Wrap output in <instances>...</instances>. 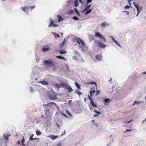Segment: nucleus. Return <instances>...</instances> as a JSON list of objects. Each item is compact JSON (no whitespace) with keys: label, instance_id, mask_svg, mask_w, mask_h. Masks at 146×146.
<instances>
[{"label":"nucleus","instance_id":"f8f14e48","mask_svg":"<svg viewBox=\"0 0 146 146\" xmlns=\"http://www.w3.org/2000/svg\"><path fill=\"white\" fill-rule=\"evenodd\" d=\"M144 102L143 101H135L134 102L132 106H134L135 105H139L142 103H143Z\"/></svg>","mask_w":146,"mask_h":146},{"label":"nucleus","instance_id":"4be33fe9","mask_svg":"<svg viewBox=\"0 0 146 146\" xmlns=\"http://www.w3.org/2000/svg\"><path fill=\"white\" fill-rule=\"evenodd\" d=\"M95 35L96 36L100 38L102 36V35H101L99 32H95Z\"/></svg>","mask_w":146,"mask_h":146},{"label":"nucleus","instance_id":"b1692460","mask_svg":"<svg viewBox=\"0 0 146 146\" xmlns=\"http://www.w3.org/2000/svg\"><path fill=\"white\" fill-rule=\"evenodd\" d=\"M76 86L77 88L79 90L81 89L80 86L78 83V82H75Z\"/></svg>","mask_w":146,"mask_h":146},{"label":"nucleus","instance_id":"49530a36","mask_svg":"<svg viewBox=\"0 0 146 146\" xmlns=\"http://www.w3.org/2000/svg\"><path fill=\"white\" fill-rule=\"evenodd\" d=\"M131 7V6H129L127 5L125 6V7H124V8L125 9H129Z\"/></svg>","mask_w":146,"mask_h":146},{"label":"nucleus","instance_id":"37998d69","mask_svg":"<svg viewBox=\"0 0 146 146\" xmlns=\"http://www.w3.org/2000/svg\"><path fill=\"white\" fill-rule=\"evenodd\" d=\"M91 97L92 96H89V95H88V98L89 100H90V102L93 100L92 98H91Z\"/></svg>","mask_w":146,"mask_h":146},{"label":"nucleus","instance_id":"bf43d9fd","mask_svg":"<svg viewBox=\"0 0 146 146\" xmlns=\"http://www.w3.org/2000/svg\"><path fill=\"white\" fill-rule=\"evenodd\" d=\"M132 131L131 129H127L125 131V133H126L128 131Z\"/></svg>","mask_w":146,"mask_h":146},{"label":"nucleus","instance_id":"4d7b16f0","mask_svg":"<svg viewBox=\"0 0 146 146\" xmlns=\"http://www.w3.org/2000/svg\"><path fill=\"white\" fill-rule=\"evenodd\" d=\"M115 44H117V46L121 48V46L120 44L118 43V42L117 41L116 43H115Z\"/></svg>","mask_w":146,"mask_h":146},{"label":"nucleus","instance_id":"f03ea898","mask_svg":"<svg viewBox=\"0 0 146 146\" xmlns=\"http://www.w3.org/2000/svg\"><path fill=\"white\" fill-rule=\"evenodd\" d=\"M48 97L51 100H56L57 99L56 94L54 91H50L47 94Z\"/></svg>","mask_w":146,"mask_h":146},{"label":"nucleus","instance_id":"5fc2aeb1","mask_svg":"<svg viewBox=\"0 0 146 146\" xmlns=\"http://www.w3.org/2000/svg\"><path fill=\"white\" fill-rule=\"evenodd\" d=\"M87 1L86 2V3L87 4H88L89 3H91L92 1V0H86Z\"/></svg>","mask_w":146,"mask_h":146},{"label":"nucleus","instance_id":"7ed1b4c3","mask_svg":"<svg viewBox=\"0 0 146 146\" xmlns=\"http://www.w3.org/2000/svg\"><path fill=\"white\" fill-rule=\"evenodd\" d=\"M51 59H48L44 60V64L47 67H52L55 66L53 62L51 61Z\"/></svg>","mask_w":146,"mask_h":146},{"label":"nucleus","instance_id":"9d476101","mask_svg":"<svg viewBox=\"0 0 146 146\" xmlns=\"http://www.w3.org/2000/svg\"><path fill=\"white\" fill-rule=\"evenodd\" d=\"M58 26V25L54 23V22L50 23H49L48 27H57Z\"/></svg>","mask_w":146,"mask_h":146},{"label":"nucleus","instance_id":"c85d7f7f","mask_svg":"<svg viewBox=\"0 0 146 146\" xmlns=\"http://www.w3.org/2000/svg\"><path fill=\"white\" fill-rule=\"evenodd\" d=\"M110 37L111 39L113 42L116 43L117 41L114 39V37L112 36H110Z\"/></svg>","mask_w":146,"mask_h":146},{"label":"nucleus","instance_id":"79ce46f5","mask_svg":"<svg viewBox=\"0 0 146 146\" xmlns=\"http://www.w3.org/2000/svg\"><path fill=\"white\" fill-rule=\"evenodd\" d=\"M65 39H64V40L63 41V42L61 43L60 44V46L61 47L63 46L64 45V43H65Z\"/></svg>","mask_w":146,"mask_h":146},{"label":"nucleus","instance_id":"423d86ee","mask_svg":"<svg viewBox=\"0 0 146 146\" xmlns=\"http://www.w3.org/2000/svg\"><path fill=\"white\" fill-rule=\"evenodd\" d=\"M94 42L98 47L100 48H104L106 46V45L102 41L95 40Z\"/></svg>","mask_w":146,"mask_h":146},{"label":"nucleus","instance_id":"0eeeda50","mask_svg":"<svg viewBox=\"0 0 146 146\" xmlns=\"http://www.w3.org/2000/svg\"><path fill=\"white\" fill-rule=\"evenodd\" d=\"M78 106H76V107L73 108V110L75 113H80L82 112V108L79 107L80 106L79 105Z\"/></svg>","mask_w":146,"mask_h":146},{"label":"nucleus","instance_id":"473e14b6","mask_svg":"<svg viewBox=\"0 0 146 146\" xmlns=\"http://www.w3.org/2000/svg\"><path fill=\"white\" fill-rule=\"evenodd\" d=\"M106 23L105 22H103L101 24V26L102 27H106Z\"/></svg>","mask_w":146,"mask_h":146},{"label":"nucleus","instance_id":"dca6fc26","mask_svg":"<svg viewBox=\"0 0 146 146\" xmlns=\"http://www.w3.org/2000/svg\"><path fill=\"white\" fill-rule=\"evenodd\" d=\"M50 138L54 140L55 139L58 137V136L57 135H49L48 136Z\"/></svg>","mask_w":146,"mask_h":146},{"label":"nucleus","instance_id":"09e8293b","mask_svg":"<svg viewBox=\"0 0 146 146\" xmlns=\"http://www.w3.org/2000/svg\"><path fill=\"white\" fill-rule=\"evenodd\" d=\"M24 7L25 8V9H26L27 12H28L29 11V9H30V6H26Z\"/></svg>","mask_w":146,"mask_h":146},{"label":"nucleus","instance_id":"338daca9","mask_svg":"<svg viewBox=\"0 0 146 146\" xmlns=\"http://www.w3.org/2000/svg\"><path fill=\"white\" fill-rule=\"evenodd\" d=\"M49 21L50 22V23H52L53 22V21L52 20V18H50L49 19Z\"/></svg>","mask_w":146,"mask_h":146},{"label":"nucleus","instance_id":"864d4df0","mask_svg":"<svg viewBox=\"0 0 146 146\" xmlns=\"http://www.w3.org/2000/svg\"><path fill=\"white\" fill-rule=\"evenodd\" d=\"M77 94L79 96H80V95L83 94L82 93V92H80L79 90L77 92Z\"/></svg>","mask_w":146,"mask_h":146},{"label":"nucleus","instance_id":"72a5a7b5","mask_svg":"<svg viewBox=\"0 0 146 146\" xmlns=\"http://www.w3.org/2000/svg\"><path fill=\"white\" fill-rule=\"evenodd\" d=\"M33 136L34 134L33 133L32 134L29 138V141L33 140Z\"/></svg>","mask_w":146,"mask_h":146},{"label":"nucleus","instance_id":"2f4dec72","mask_svg":"<svg viewBox=\"0 0 146 146\" xmlns=\"http://www.w3.org/2000/svg\"><path fill=\"white\" fill-rule=\"evenodd\" d=\"M100 39H102L103 40V41L104 42H106V39L105 38H104L103 35H102V36L101 37V38H100Z\"/></svg>","mask_w":146,"mask_h":146},{"label":"nucleus","instance_id":"58836bf2","mask_svg":"<svg viewBox=\"0 0 146 146\" xmlns=\"http://www.w3.org/2000/svg\"><path fill=\"white\" fill-rule=\"evenodd\" d=\"M25 141V139L24 138V137H23V139L21 141V142L22 143V144L23 145H25L24 144V142Z\"/></svg>","mask_w":146,"mask_h":146},{"label":"nucleus","instance_id":"a19ab883","mask_svg":"<svg viewBox=\"0 0 146 146\" xmlns=\"http://www.w3.org/2000/svg\"><path fill=\"white\" fill-rule=\"evenodd\" d=\"M21 9L23 11L27 13V11L24 7H21Z\"/></svg>","mask_w":146,"mask_h":146},{"label":"nucleus","instance_id":"c756f323","mask_svg":"<svg viewBox=\"0 0 146 146\" xmlns=\"http://www.w3.org/2000/svg\"><path fill=\"white\" fill-rule=\"evenodd\" d=\"M74 11H75V12L76 13V14L78 16L80 15V14L79 13V12H78V10L77 9H76V8H74Z\"/></svg>","mask_w":146,"mask_h":146},{"label":"nucleus","instance_id":"c03bdc74","mask_svg":"<svg viewBox=\"0 0 146 146\" xmlns=\"http://www.w3.org/2000/svg\"><path fill=\"white\" fill-rule=\"evenodd\" d=\"M66 112L69 116H72V115L71 113L68 110H66Z\"/></svg>","mask_w":146,"mask_h":146},{"label":"nucleus","instance_id":"393cba45","mask_svg":"<svg viewBox=\"0 0 146 146\" xmlns=\"http://www.w3.org/2000/svg\"><path fill=\"white\" fill-rule=\"evenodd\" d=\"M74 6L76 7H77L78 6L79 4L78 0H75L74 1Z\"/></svg>","mask_w":146,"mask_h":146},{"label":"nucleus","instance_id":"680f3d73","mask_svg":"<svg viewBox=\"0 0 146 146\" xmlns=\"http://www.w3.org/2000/svg\"><path fill=\"white\" fill-rule=\"evenodd\" d=\"M85 12V15H87V14L90 13H89V12H88V10H87V11H86Z\"/></svg>","mask_w":146,"mask_h":146},{"label":"nucleus","instance_id":"39448f33","mask_svg":"<svg viewBox=\"0 0 146 146\" xmlns=\"http://www.w3.org/2000/svg\"><path fill=\"white\" fill-rule=\"evenodd\" d=\"M133 4L135 7V8L137 9V14L136 16L137 17L140 13L141 11L143 10V7H140L139 6L138 4L134 2H133Z\"/></svg>","mask_w":146,"mask_h":146},{"label":"nucleus","instance_id":"8fccbe9b","mask_svg":"<svg viewBox=\"0 0 146 146\" xmlns=\"http://www.w3.org/2000/svg\"><path fill=\"white\" fill-rule=\"evenodd\" d=\"M73 58L76 60H78V58L76 56H74L73 57Z\"/></svg>","mask_w":146,"mask_h":146},{"label":"nucleus","instance_id":"6ab92c4d","mask_svg":"<svg viewBox=\"0 0 146 146\" xmlns=\"http://www.w3.org/2000/svg\"><path fill=\"white\" fill-rule=\"evenodd\" d=\"M57 18L58 19V21L59 22L62 21L64 20V18L60 15H58L57 16Z\"/></svg>","mask_w":146,"mask_h":146},{"label":"nucleus","instance_id":"69168bd1","mask_svg":"<svg viewBox=\"0 0 146 146\" xmlns=\"http://www.w3.org/2000/svg\"><path fill=\"white\" fill-rule=\"evenodd\" d=\"M72 100H70L68 101V105L70 104H71V102H72Z\"/></svg>","mask_w":146,"mask_h":146},{"label":"nucleus","instance_id":"4c0bfd02","mask_svg":"<svg viewBox=\"0 0 146 146\" xmlns=\"http://www.w3.org/2000/svg\"><path fill=\"white\" fill-rule=\"evenodd\" d=\"M72 19L78 21L79 20L78 18L76 16H74L72 17Z\"/></svg>","mask_w":146,"mask_h":146},{"label":"nucleus","instance_id":"f257e3e1","mask_svg":"<svg viewBox=\"0 0 146 146\" xmlns=\"http://www.w3.org/2000/svg\"><path fill=\"white\" fill-rule=\"evenodd\" d=\"M53 105H56V104L54 102H51L48 103L46 104H43L42 106L44 107V109L45 113L47 115L49 113V111L54 108L52 107Z\"/></svg>","mask_w":146,"mask_h":146},{"label":"nucleus","instance_id":"13d9d810","mask_svg":"<svg viewBox=\"0 0 146 146\" xmlns=\"http://www.w3.org/2000/svg\"><path fill=\"white\" fill-rule=\"evenodd\" d=\"M35 6H30V9H31V10H32V9L35 8Z\"/></svg>","mask_w":146,"mask_h":146},{"label":"nucleus","instance_id":"052dcab7","mask_svg":"<svg viewBox=\"0 0 146 146\" xmlns=\"http://www.w3.org/2000/svg\"><path fill=\"white\" fill-rule=\"evenodd\" d=\"M100 92V91L99 90H97L96 91V95H98L99 94Z\"/></svg>","mask_w":146,"mask_h":146},{"label":"nucleus","instance_id":"0e129e2a","mask_svg":"<svg viewBox=\"0 0 146 146\" xmlns=\"http://www.w3.org/2000/svg\"><path fill=\"white\" fill-rule=\"evenodd\" d=\"M123 12H126V14L127 15H128L129 14V12L128 11H123Z\"/></svg>","mask_w":146,"mask_h":146},{"label":"nucleus","instance_id":"412c9836","mask_svg":"<svg viewBox=\"0 0 146 146\" xmlns=\"http://www.w3.org/2000/svg\"><path fill=\"white\" fill-rule=\"evenodd\" d=\"M56 58L60 59H63L64 60H66V59L64 57L62 56L61 55H58L56 56Z\"/></svg>","mask_w":146,"mask_h":146},{"label":"nucleus","instance_id":"6e6552de","mask_svg":"<svg viewBox=\"0 0 146 146\" xmlns=\"http://www.w3.org/2000/svg\"><path fill=\"white\" fill-rule=\"evenodd\" d=\"M64 88L65 89L68 90V92L69 93L73 91V89L69 85L65 83Z\"/></svg>","mask_w":146,"mask_h":146},{"label":"nucleus","instance_id":"e433bc0d","mask_svg":"<svg viewBox=\"0 0 146 146\" xmlns=\"http://www.w3.org/2000/svg\"><path fill=\"white\" fill-rule=\"evenodd\" d=\"M60 113H61V114H62L66 118H68V117L67 116V115L66 114H65L64 113L63 111H61Z\"/></svg>","mask_w":146,"mask_h":146},{"label":"nucleus","instance_id":"a878e982","mask_svg":"<svg viewBox=\"0 0 146 146\" xmlns=\"http://www.w3.org/2000/svg\"><path fill=\"white\" fill-rule=\"evenodd\" d=\"M87 84H92V85L95 84L96 86V87L97 86L96 83L94 81L91 82L87 83Z\"/></svg>","mask_w":146,"mask_h":146},{"label":"nucleus","instance_id":"f704fd0d","mask_svg":"<svg viewBox=\"0 0 146 146\" xmlns=\"http://www.w3.org/2000/svg\"><path fill=\"white\" fill-rule=\"evenodd\" d=\"M94 111L95 113H97V114L98 115L100 114L101 113L100 111H97L96 110H94Z\"/></svg>","mask_w":146,"mask_h":146},{"label":"nucleus","instance_id":"1a4fd4ad","mask_svg":"<svg viewBox=\"0 0 146 146\" xmlns=\"http://www.w3.org/2000/svg\"><path fill=\"white\" fill-rule=\"evenodd\" d=\"M65 85V83H61L60 84L55 83L54 84V86L56 87L58 90H59L60 88L62 87L64 88V85Z\"/></svg>","mask_w":146,"mask_h":146},{"label":"nucleus","instance_id":"a18cd8bd","mask_svg":"<svg viewBox=\"0 0 146 146\" xmlns=\"http://www.w3.org/2000/svg\"><path fill=\"white\" fill-rule=\"evenodd\" d=\"M79 47L81 48V50L83 52L84 51V49L83 47L81 46L80 45H79Z\"/></svg>","mask_w":146,"mask_h":146},{"label":"nucleus","instance_id":"f3484780","mask_svg":"<svg viewBox=\"0 0 146 146\" xmlns=\"http://www.w3.org/2000/svg\"><path fill=\"white\" fill-rule=\"evenodd\" d=\"M39 83L45 86H47L49 84L48 82L45 80L40 81Z\"/></svg>","mask_w":146,"mask_h":146},{"label":"nucleus","instance_id":"3c124183","mask_svg":"<svg viewBox=\"0 0 146 146\" xmlns=\"http://www.w3.org/2000/svg\"><path fill=\"white\" fill-rule=\"evenodd\" d=\"M132 121V119H131L129 121H125V122H124V123H125L127 124V123H130V122H131Z\"/></svg>","mask_w":146,"mask_h":146},{"label":"nucleus","instance_id":"cd10ccee","mask_svg":"<svg viewBox=\"0 0 146 146\" xmlns=\"http://www.w3.org/2000/svg\"><path fill=\"white\" fill-rule=\"evenodd\" d=\"M10 135H7L5 134H4L3 135V137L5 139H8Z\"/></svg>","mask_w":146,"mask_h":146},{"label":"nucleus","instance_id":"bb28decb","mask_svg":"<svg viewBox=\"0 0 146 146\" xmlns=\"http://www.w3.org/2000/svg\"><path fill=\"white\" fill-rule=\"evenodd\" d=\"M95 92V91L94 90L90 91L89 93H90V96H92V94H94Z\"/></svg>","mask_w":146,"mask_h":146},{"label":"nucleus","instance_id":"7c9ffc66","mask_svg":"<svg viewBox=\"0 0 146 146\" xmlns=\"http://www.w3.org/2000/svg\"><path fill=\"white\" fill-rule=\"evenodd\" d=\"M36 135H40L42 134V132L40 131H36Z\"/></svg>","mask_w":146,"mask_h":146},{"label":"nucleus","instance_id":"9b49d317","mask_svg":"<svg viewBox=\"0 0 146 146\" xmlns=\"http://www.w3.org/2000/svg\"><path fill=\"white\" fill-rule=\"evenodd\" d=\"M50 49V47L47 46H43L42 48V50L43 52L48 51Z\"/></svg>","mask_w":146,"mask_h":146},{"label":"nucleus","instance_id":"20e7f679","mask_svg":"<svg viewBox=\"0 0 146 146\" xmlns=\"http://www.w3.org/2000/svg\"><path fill=\"white\" fill-rule=\"evenodd\" d=\"M76 41L79 45H80V43L82 46H85V44L84 41L81 38L76 37L73 39V41Z\"/></svg>","mask_w":146,"mask_h":146},{"label":"nucleus","instance_id":"ea45409f","mask_svg":"<svg viewBox=\"0 0 146 146\" xmlns=\"http://www.w3.org/2000/svg\"><path fill=\"white\" fill-rule=\"evenodd\" d=\"M74 13V11L73 10H70L68 13V14L70 15L73 13Z\"/></svg>","mask_w":146,"mask_h":146},{"label":"nucleus","instance_id":"603ef678","mask_svg":"<svg viewBox=\"0 0 146 146\" xmlns=\"http://www.w3.org/2000/svg\"><path fill=\"white\" fill-rule=\"evenodd\" d=\"M30 91L32 93L34 92V90L33 88L30 87Z\"/></svg>","mask_w":146,"mask_h":146},{"label":"nucleus","instance_id":"c9c22d12","mask_svg":"<svg viewBox=\"0 0 146 146\" xmlns=\"http://www.w3.org/2000/svg\"><path fill=\"white\" fill-rule=\"evenodd\" d=\"M93 37L92 36V35H91L90 36V40L89 41V42H91L92 41V40H93Z\"/></svg>","mask_w":146,"mask_h":146},{"label":"nucleus","instance_id":"de8ad7c7","mask_svg":"<svg viewBox=\"0 0 146 146\" xmlns=\"http://www.w3.org/2000/svg\"><path fill=\"white\" fill-rule=\"evenodd\" d=\"M74 53L75 54H77L80 57V54L79 53L78 51H74Z\"/></svg>","mask_w":146,"mask_h":146},{"label":"nucleus","instance_id":"6e6d98bb","mask_svg":"<svg viewBox=\"0 0 146 146\" xmlns=\"http://www.w3.org/2000/svg\"><path fill=\"white\" fill-rule=\"evenodd\" d=\"M115 44H117V46L121 48V46L120 44L118 43V42L117 41L116 43H115Z\"/></svg>","mask_w":146,"mask_h":146},{"label":"nucleus","instance_id":"aec40b11","mask_svg":"<svg viewBox=\"0 0 146 146\" xmlns=\"http://www.w3.org/2000/svg\"><path fill=\"white\" fill-rule=\"evenodd\" d=\"M90 104L91 105V106H92L94 108L97 107V105H96V104L94 102L93 100L90 102Z\"/></svg>","mask_w":146,"mask_h":146},{"label":"nucleus","instance_id":"ddd939ff","mask_svg":"<svg viewBox=\"0 0 146 146\" xmlns=\"http://www.w3.org/2000/svg\"><path fill=\"white\" fill-rule=\"evenodd\" d=\"M92 5H89L88 6H86L84 9L82 11V13L85 12L86 11L89 9L91 7Z\"/></svg>","mask_w":146,"mask_h":146},{"label":"nucleus","instance_id":"4468645a","mask_svg":"<svg viewBox=\"0 0 146 146\" xmlns=\"http://www.w3.org/2000/svg\"><path fill=\"white\" fill-rule=\"evenodd\" d=\"M95 58L97 60L100 61L102 60V56L101 55L97 54L95 56Z\"/></svg>","mask_w":146,"mask_h":146},{"label":"nucleus","instance_id":"e2e57ef3","mask_svg":"<svg viewBox=\"0 0 146 146\" xmlns=\"http://www.w3.org/2000/svg\"><path fill=\"white\" fill-rule=\"evenodd\" d=\"M79 2L80 3H82V4H84V3L82 2V0H78Z\"/></svg>","mask_w":146,"mask_h":146},{"label":"nucleus","instance_id":"2eb2a0df","mask_svg":"<svg viewBox=\"0 0 146 146\" xmlns=\"http://www.w3.org/2000/svg\"><path fill=\"white\" fill-rule=\"evenodd\" d=\"M110 99L105 98L104 99V101H103L104 103V104L106 106L107 105H108V104H107L110 102Z\"/></svg>","mask_w":146,"mask_h":146},{"label":"nucleus","instance_id":"a211bd4d","mask_svg":"<svg viewBox=\"0 0 146 146\" xmlns=\"http://www.w3.org/2000/svg\"><path fill=\"white\" fill-rule=\"evenodd\" d=\"M51 34L54 35V38H56L60 37V36L58 33H55L53 32H52Z\"/></svg>","mask_w":146,"mask_h":146},{"label":"nucleus","instance_id":"774afa93","mask_svg":"<svg viewBox=\"0 0 146 146\" xmlns=\"http://www.w3.org/2000/svg\"><path fill=\"white\" fill-rule=\"evenodd\" d=\"M93 107H92V106H89V107H90V109L91 110H92V109H93Z\"/></svg>","mask_w":146,"mask_h":146},{"label":"nucleus","instance_id":"5701e85b","mask_svg":"<svg viewBox=\"0 0 146 146\" xmlns=\"http://www.w3.org/2000/svg\"><path fill=\"white\" fill-rule=\"evenodd\" d=\"M59 52L60 54H62L66 53L67 52L66 51L62 49V50H59Z\"/></svg>","mask_w":146,"mask_h":146}]
</instances>
